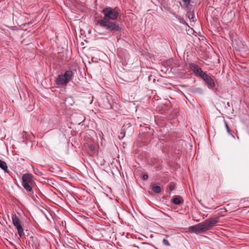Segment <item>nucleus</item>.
I'll use <instances>...</instances> for the list:
<instances>
[{
    "instance_id": "nucleus-1",
    "label": "nucleus",
    "mask_w": 249,
    "mask_h": 249,
    "mask_svg": "<svg viewBox=\"0 0 249 249\" xmlns=\"http://www.w3.org/2000/svg\"><path fill=\"white\" fill-rule=\"evenodd\" d=\"M102 13L103 17L97 20V23L100 27L113 33L121 31V26L115 21L119 15L118 8L107 7L102 10Z\"/></svg>"
},
{
    "instance_id": "nucleus-2",
    "label": "nucleus",
    "mask_w": 249,
    "mask_h": 249,
    "mask_svg": "<svg viewBox=\"0 0 249 249\" xmlns=\"http://www.w3.org/2000/svg\"><path fill=\"white\" fill-rule=\"evenodd\" d=\"M22 185L24 188L28 192L32 191L34 184L33 176L28 173L25 174L22 177Z\"/></svg>"
},
{
    "instance_id": "nucleus-3",
    "label": "nucleus",
    "mask_w": 249,
    "mask_h": 249,
    "mask_svg": "<svg viewBox=\"0 0 249 249\" xmlns=\"http://www.w3.org/2000/svg\"><path fill=\"white\" fill-rule=\"evenodd\" d=\"M73 76L72 71L71 70L66 71L64 74H60L55 80L57 85H66Z\"/></svg>"
},
{
    "instance_id": "nucleus-4",
    "label": "nucleus",
    "mask_w": 249,
    "mask_h": 249,
    "mask_svg": "<svg viewBox=\"0 0 249 249\" xmlns=\"http://www.w3.org/2000/svg\"><path fill=\"white\" fill-rule=\"evenodd\" d=\"M219 217L209 218L201 223L204 231L205 232L214 227L219 222Z\"/></svg>"
},
{
    "instance_id": "nucleus-5",
    "label": "nucleus",
    "mask_w": 249,
    "mask_h": 249,
    "mask_svg": "<svg viewBox=\"0 0 249 249\" xmlns=\"http://www.w3.org/2000/svg\"><path fill=\"white\" fill-rule=\"evenodd\" d=\"M12 222L15 228L17 230L18 234L20 237H22L24 235V229L21 226L19 219L16 214H12Z\"/></svg>"
},
{
    "instance_id": "nucleus-6",
    "label": "nucleus",
    "mask_w": 249,
    "mask_h": 249,
    "mask_svg": "<svg viewBox=\"0 0 249 249\" xmlns=\"http://www.w3.org/2000/svg\"><path fill=\"white\" fill-rule=\"evenodd\" d=\"M188 231L191 233L200 234L205 232L201 223L188 228Z\"/></svg>"
},
{
    "instance_id": "nucleus-7",
    "label": "nucleus",
    "mask_w": 249,
    "mask_h": 249,
    "mask_svg": "<svg viewBox=\"0 0 249 249\" xmlns=\"http://www.w3.org/2000/svg\"><path fill=\"white\" fill-rule=\"evenodd\" d=\"M191 70L194 72L195 75L197 76H199L201 77V76L204 74L205 72L203 71L197 65L191 64L190 65Z\"/></svg>"
},
{
    "instance_id": "nucleus-8",
    "label": "nucleus",
    "mask_w": 249,
    "mask_h": 249,
    "mask_svg": "<svg viewBox=\"0 0 249 249\" xmlns=\"http://www.w3.org/2000/svg\"><path fill=\"white\" fill-rule=\"evenodd\" d=\"M201 78L205 82L210 88H213L215 87L214 80L211 76L207 74L206 73L203 74Z\"/></svg>"
},
{
    "instance_id": "nucleus-9",
    "label": "nucleus",
    "mask_w": 249,
    "mask_h": 249,
    "mask_svg": "<svg viewBox=\"0 0 249 249\" xmlns=\"http://www.w3.org/2000/svg\"><path fill=\"white\" fill-rule=\"evenodd\" d=\"M172 202L175 204L179 205L183 203L184 200L182 197L179 196H175L172 199Z\"/></svg>"
},
{
    "instance_id": "nucleus-10",
    "label": "nucleus",
    "mask_w": 249,
    "mask_h": 249,
    "mask_svg": "<svg viewBox=\"0 0 249 249\" xmlns=\"http://www.w3.org/2000/svg\"><path fill=\"white\" fill-rule=\"evenodd\" d=\"M193 0H182V2H180V5L183 8H189Z\"/></svg>"
},
{
    "instance_id": "nucleus-11",
    "label": "nucleus",
    "mask_w": 249,
    "mask_h": 249,
    "mask_svg": "<svg viewBox=\"0 0 249 249\" xmlns=\"http://www.w3.org/2000/svg\"><path fill=\"white\" fill-rule=\"evenodd\" d=\"M0 168H1L6 173H9L6 163L0 160Z\"/></svg>"
},
{
    "instance_id": "nucleus-12",
    "label": "nucleus",
    "mask_w": 249,
    "mask_h": 249,
    "mask_svg": "<svg viewBox=\"0 0 249 249\" xmlns=\"http://www.w3.org/2000/svg\"><path fill=\"white\" fill-rule=\"evenodd\" d=\"M225 127H226V128L227 129V132L229 134H230L232 136V138L235 139V137L233 135V131L230 129L228 124V123L227 122H225Z\"/></svg>"
},
{
    "instance_id": "nucleus-13",
    "label": "nucleus",
    "mask_w": 249,
    "mask_h": 249,
    "mask_svg": "<svg viewBox=\"0 0 249 249\" xmlns=\"http://www.w3.org/2000/svg\"><path fill=\"white\" fill-rule=\"evenodd\" d=\"M152 190L156 193L159 194L161 191V188L159 186L154 185L152 187Z\"/></svg>"
},
{
    "instance_id": "nucleus-14",
    "label": "nucleus",
    "mask_w": 249,
    "mask_h": 249,
    "mask_svg": "<svg viewBox=\"0 0 249 249\" xmlns=\"http://www.w3.org/2000/svg\"><path fill=\"white\" fill-rule=\"evenodd\" d=\"M188 18L192 21H196L195 17L194 14L192 12H189L187 14Z\"/></svg>"
},
{
    "instance_id": "nucleus-15",
    "label": "nucleus",
    "mask_w": 249,
    "mask_h": 249,
    "mask_svg": "<svg viewBox=\"0 0 249 249\" xmlns=\"http://www.w3.org/2000/svg\"><path fill=\"white\" fill-rule=\"evenodd\" d=\"M193 92L196 93H198V94H202L203 93V90L202 89L200 88H195L193 89Z\"/></svg>"
},
{
    "instance_id": "nucleus-16",
    "label": "nucleus",
    "mask_w": 249,
    "mask_h": 249,
    "mask_svg": "<svg viewBox=\"0 0 249 249\" xmlns=\"http://www.w3.org/2000/svg\"><path fill=\"white\" fill-rule=\"evenodd\" d=\"M88 148L89 149V150L92 152L94 150L95 146L92 143H87Z\"/></svg>"
},
{
    "instance_id": "nucleus-17",
    "label": "nucleus",
    "mask_w": 249,
    "mask_h": 249,
    "mask_svg": "<svg viewBox=\"0 0 249 249\" xmlns=\"http://www.w3.org/2000/svg\"><path fill=\"white\" fill-rule=\"evenodd\" d=\"M162 243L166 246H168V247L170 246V244L169 242L167 239H163L162 240Z\"/></svg>"
},
{
    "instance_id": "nucleus-18",
    "label": "nucleus",
    "mask_w": 249,
    "mask_h": 249,
    "mask_svg": "<svg viewBox=\"0 0 249 249\" xmlns=\"http://www.w3.org/2000/svg\"><path fill=\"white\" fill-rule=\"evenodd\" d=\"M168 188L169 189L171 190V191H172V190H174L175 188V187L174 185L173 184H170V185H169L168 186Z\"/></svg>"
},
{
    "instance_id": "nucleus-19",
    "label": "nucleus",
    "mask_w": 249,
    "mask_h": 249,
    "mask_svg": "<svg viewBox=\"0 0 249 249\" xmlns=\"http://www.w3.org/2000/svg\"><path fill=\"white\" fill-rule=\"evenodd\" d=\"M142 178H143V179H144V180H146V179H148V175H147V174H144V175H143V177H142Z\"/></svg>"
},
{
    "instance_id": "nucleus-20",
    "label": "nucleus",
    "mask_w": 249,
    "mask_h": 249,
    "mask_svg": "<svg viewBox=\"0 0 249 249\" xmlns=\"http://www.w3.org/2000/svg\"><path fill=\"white\" fill-rule=\"evenodd\" d=\"M32 239V241L34 242H35V240H36V238H34V237H31ZM35 243H34L35 244Z\"/></svg>"
},
{
    "instance_id": "nucleus-21",
    "label": "nucleus",
    "mask_w": 249,
    "mask_h": 249,
    "mask_svg": "<svg viewBox=\"0 0 249 249\" xmlns=\"http://www.w3.org/2000/svg\"><path fill=\"white\" fill-rule=\"evenodd\" d=\"M132 246H133V247H136V248H139V246H137V245H135V244H133Z\"/></svg>"
},
{
    "instance_id": "nucleus-22",
    "label": "nucleus",
    "mask_w": 249,
    "mask_h": 249,
    "mask_svg": "<svg viewBox=\"0 0 249 249\" xmlns=\"http://www.w3.org/2000/svg\"><path fill=\"white\" fill-rule=\"evenodd\" d=\"M70 100H71V99H70ZM69 99H67V100H66L65 101V104L66 105H67V103L69 101Z\"/></svg>"
},
{
    "instance_id": "nucleus-23",
    "label": "nucleus",
    "mask_w": 249,
    "mask_h": 249,
    "mask_svg": "<svg viewBox=\"0 0 249 249\" xmlns=\"http://www.w3.org/2000/svg\"><path fill=\"white\" fill-rule=\"evenodd\" d=\"M99 34H100V35H103V34H102V33H99Z\"/></svg>"
}]
</instances>
